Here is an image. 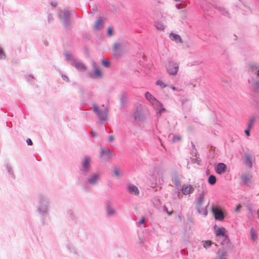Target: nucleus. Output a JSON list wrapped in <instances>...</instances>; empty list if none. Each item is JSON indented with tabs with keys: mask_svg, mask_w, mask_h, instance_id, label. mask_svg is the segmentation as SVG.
Here are the masks:
<instances>
[{
	"mask_svg": "<svg viewBox=\"0 0 259 259\" xmlns=\"http://www.w3.org/2000/svg\"><path fill=\"white\" fill-rule=\"evenodd\" d=\"M91 158L84 156L80 162L79 171L82 177H85L84 189L87 190V188L98 186L101 180V172L97 171L90 174L92 169Z\"/></svg>",
	"mask_w": 259,
	"mask_h": 259,
	"instance_id": "f257e3e1",
	"label": "nucleus"
},
{
	"mask_svg": "<svg viewBox=\"0 0 259 259\" xmlns=\"http://www.w3.org/2000/svg\"><path fill=\"white\" fill-rule=\"evenodd\" d=\"M253 73L259 78V63H254L250 66Z\"/></svg>",
	"mask_w": 259,
	"mask_h": 259,
	"instance_id": "393cba45",
	"label": "nucleus"
},
{
	"mask_svg": "<svg viewBox=\"0 0 259 259\" xmlns=\"http://www.w3.org/2000/svg\"><path fill=\"white\" fill-rule=\"evenodd\" d=\"M175 193H179V192H177L176 191H175Z\"/></svg>",
	"mask_w": 259,
	"mask_h": 259,
	"instance_id": "69168bd1",
	"label": "nucleus"
},
{
	"mask_svg": "<svg viewBox=\"0 0 259 259\" xmlns=\"http://www.w3.org/2000/svg\"><path fill=\"white\" fill-rule=\"evenodd\" d=\"M59 18L65 28L69 29L71 26V12L68 8H64L59 12Z\"/></svg>",
	"mask_w": 259,
	"mask_h": 259,
	"instance_id": "20e7f679",
	"label": "nucleus"
},
{
	"mask_svg": "<svg viewBox=\"0 0 259 259\" xmlns=\"http://www.w3.org/2000/svg\"><path fill=\"white\" fill-rule=\"evenodd\" d=\"M145 222V219L143 218L141 221L139 222L140 224H143Z\"/></svg>",
	"mask_w": 259,
	"mask_h": 259,
	"instance_id": "13d9d810",
	"label": "nucleus"
},
{
	"mask_svg": "<svg viewBox=\"0 0 259 259\" xmlns=\"http://www.w3.org/2000/svg\"><path fill=\"white\" fill-rule=\"evenodd\" d=\"M134 117L136 121L143 122L146 118V115L144 112V108L142 105L138 104L134 114Z\"/></svg>",
	"mask_w": 259,
	"mask_h": 259,
	"instance_id": "6e6552de",
	"label": "nucleus"
},
{
	"mask_svg": "<svg viewBox=\"0 0 259 259\" xmlns=\"http://www.w3.org/2000/svg\"><path fill=\"white\" fill-rule=\"evenodd\" d=\"M153 108L156 110L157 116L159 117L161 116V113L165 111V109L159 101L153 106Z\"/></svg>",
	"mask_w": 259,
	"mask_h": 259,
	"instance_id": "2eb2a0df",
	"label": "nucleus"
},
{
	"mask_svg": "<svg viewBox=\"0 0 259 259\" xmlns=\"http://www.w3.org/2000/svg\"><path fill=\"white\" fill-rule=\"evenodd\" d=\"M103 23V20L99 19L96 21L94 24V27L96 29H99Z\"/></svg>",
	"mask_w": 259,
	"mask_h": 259,
	"instance_id": "c756f323",
	"label": "nucleus"
},
{
	"mask_svg": "<svg viewBox=\"0 0 259 259\" xmlns=\"http://www.w3.org/2000/svg\"><path fill=\"white\" fill-rule=\"evenodd\" d=\"M218 259H228V254L227 250L224 249H219L217 253Z\"/></svg>",
	"mask_w": 259,
	"mask_h": 259,
	"instance_id": "a211bd4d",
	"label": "nucleus"
},
{
	"mask_svg": "<svg viewBox=\"0 0 259 259\" xmlns=\"http://www.w3.org/2000/svg\"><path fill=\"white\" fill-rule=\"evenodd\" d=\"M242 207V206L241 205V204H239L237 205V206L236 207L235 211L236 212H239L240 210V209Z\"/></svg>",
	"mask_w": 259,
	"mask_h": 259,
	"instance_id": "3c124183",
	"label": "nucleus"
},
{
	"mask_svg": "<svg viewBox=\"0 0 259 259\" xmlns=\"http://www.w3.org/2000/svg\"><path fill=\"white\" fill-rule=\"evenodd\" d=\"M145 97L151 103L153 107L159 101L149 92H146L145 94Z\"/></svg>",
	"mask_w": 259,
	"mask_h": 259,
	"instance_id": "6ab92c4d",
	"label": "nucleus"
},
{
	"mask_svg": "<svg viewBox=\"0 0 259 259\" xmlns=\"http://www.w3.org/2000/svg\"><path fill=\"white\" fill-rule=\"evenodd\" d=\"M163 210L166 212L169 215H171L173 213V211H171V212H168L167 207L165 206H164L163 207Z\"/></svg>",
	"mask_w": 259,
	"mask_h": 259,
	"instance_id": "a18cd8bd",
	"label": "nucleus"
},
{
	"mask_svg": "<svg viewBox=\"0 0 259 259\" xmlns=\"http://www.w3.org/2000/svg\"><path fill=\"white\" fill-rule=\"evenodd\" d=\"M113 204V202L110 200H108L105 204L106 215L108 218L114 217L116 215L117 211L114 208Z\"/></svg>",
	"mask_w": 259,
	"mask_h": 259,
	"instance_id": "1a4fd4ad",
	"label": "nucleus"
},
{
	"mask_svg": "<svg viewBox=\"0 0 259 259\" xmlns=\"http://www.w3.org/2000/svg\"><path fill=\"white\" fill-rule=\"evenodd\" d=\"M107 33L110 36H112L113 35V31L111 27H108Z\"/></svg>",
	"mask_w": 259,
	"mask_h": 259,
	"instance_id": "c03bdc74",
	"label": "nucleus"
},
{
	"mask_svg": "<svg viewBox=\"0 0 259 259\" xmlns=\"http://www.w3.org/2000/svg\"><path fill=\"white\" fill-rule=\"evenodd\" d=\"M124 49V45L119 43H115L113 45L114 56L119 57Z\"/></svg>",
	"mask_w": 259,
	"mask_h": 259,
	"instance_id": "9b49d317",
	"label": "nucleus"
},
{
	"mask_svg": "<svg viewBox=\"0 0 259 259\" xmlns=\"http://www.w3.org/2000/svg\"><path fill=\"white\" fill-rule=\"evenodd\" d=\"M257 216H258V218H259V209L257 211Z\"/></svg>",
	"mask_w": 259,
	"mask_h": 259,
	"instance_id": "e2e57ef3",
	"label": "nucleus"
},
{
	"mask_svg": "<svg viewBox=\"0 0 259 259\" xmlns=\"http://www.w3.org/2000/svg\"><path fill=\"white\" fill-rule=\"evenodd\" d=\"M51 5L53 7H56L57 6V3L55 1H54V2H52L51 3Z\"/></svg>",
	"mask_w": 259,
	"mask_h": 259,
	"instance_id": "864d4df0",
	"label": "nucleus"
},
{
	"mask_svg": "<svg viewBox=\"0 0 259 259\" xmlns=\"http://www.w3.org/2000/svg\"><path fill=\"white\" fill-rule=\"evenodd\" d=\"M198 192L199 194L197 198L196 208L198 213L201 214L203 215L204 217H205L207 214V207L208 204L205 207H203L204 200V195L205 194V190L202 188H201L198 189Z\"/></svg>",
	"mask_w": 259,
	"mask_h": 259,
	"instance_id": "7ed1b4c3",
	"label": "nucleus"
},
{
	"mask_svg": "<svg viewBox=\"0 0 259 259\" xmlns=\"http://www.w3.org/2000/svg\"><path fill=\"white\" fill-rule=\"evenodd\" d=\"M252 179V176L249 173H244L242 175L241 180L244 184L245 185L249 183Z\"/></svg>",
	"mask_w": 259,
	"mask_h": 259,
	"instance_id": "412c9836",
	"label": "nucleus"
},
{
	"mask_svg": "<svg viewBox=\"0 0 259 259\" xmlns=\"http://www.w3.org/2000/svg\"><path fill=\"white\" fill-rule=\"evenodd\" d=\"M64 55L65 57L66 61L69 62L71 65L72 64V62H73V61H75L76 60L74 58L72 54L70 52H66L64 53Z\"/></svg>",
	"mask_w": 259,
	"mask_h": 259,
	"instance_id": "b1692460",
	"label": "nucleus"
},
{
	"mask_svg": "<svg viewBox=\"0 0 259 259\" xmlns=\"http://www.w3.org/2000/svg\"><path fill=\"white\" fill-rule=\"evenodd\" d=\"M244 163L247 166L249 167V168L252 167V157L251 155L249 154H245L244 155Z\"/></svg>",
	"mask_w": 259,
	"mask_h": 259,
	"instance_id": "5701e85b",
	"label": "nucleus"
},
{
	"mask_svg": "<svg viewBox=\"0 0 259 259\" xmlns=\"http://www.w3.org/2000/svg\"><path fill=\"white\" fill-rule=\"evenodd\" d=\"M184 103H185V101H184V100H183L182 101V104H183V105H184Z\"/></svg>",
	"mask_w": 259,
	"mask_h": 259,
	"instance_id": "0e129e2a",
	"label": "nucleus"
},
{
	"mask_svg": "<svg viewBox=\"0 0 259 259\" xmlns=\"http://www.w3.org/2000/svg\"><path fill=\"white\" fill-rule=\"evenodd\" d=\"M215 234L217 236H221L225 237V229L223 228H218L215 229Z\"/></svg>",
	"mask_w": 259,
	"mask_h": 259,
	"instance_id": "cd10ccee",
	"label": "nucleus"
},
{
	"mask_svg": "<svg viewBox=\"0 0 259 259\" xmlns=\"http://www.w3.org/2000/svg\"><path fill=\"white\" fill-rule=\"evenodd\" d=\"M62 78L63 80H64L65 81H66V82H69V78H68V77L67 76H66L65 75H62Z\"/></svg>",
	"mask_w": 259,
	"mask_h": 259,
	"instance_id": "09e8293b",
	"label": "nucleus"
},
{
	"mask_svg": "<svg viewBox=\"0 0 259 259\" xmlns=\"http://www.w3.org/2000/svg\"><path fill=\"white\" fill-rule=\"evenodd\" d=\"M216 9L224 16L229 17V13L224 8L217 6Z\"/></svg>",
	"mask_w": 259,
	"mask_h": 259,
	"instance_id": "c85d7f7f",
	"label": "nucleus"
},
{
	"mask_svg": "<svg viewBox=\"0 0 259 259\" xmlns=\"http://www.w3.org/2000/svg\"><path fill=\"white\" fill-rule=\"evenodd\" d=\"M113 172L115 177L118 178L120 175V171L119 169L117 167H115L113 169Z\"/></svg>",
	"mask_w": 259,
	"mask_h": 259,
	"instance_id": "c9c22d12",
	"label": "nucleus"
},
{
	"mask_svg": "<svg viewBox=\"0 0 259 259\" xmlns=\"http://www.w3.org/2000/svg\"><path fill=\"white\" fill-rule=\"evenodd\" d=\"M169 37L171 40L176 41V43H182L181 37L179 34L170 33L169 35Z\"/></svg>",
	"mask_w": 259,
	"mask_h": 259,
	"instance_id": "4be33fe9",
	"label": "nucleus"
},
{
	"mask_svg": "<svg viewBox=\"0 0 259 259\" xmlns=\"http://www.w3.org/2000/svg\"><path fill=\"white\" fill-rule=\"evenodd\" d=\"M6 58V55L2 49V48L0 47V59L5 60Z\"/></svg>",
	"mask_w": 259,
	"mask_h": 259,
	"instance_id": "4c0bfd02",
	"label": "nucleus"
},
{
	"mask_svg": "<svg viewBox=\"0 0 259 259\" xmlns=\"http://www.w3.org/2000/svg\"><path fill=\"white\" fill-rule=\"evenodd\" d=\"M33 78L32 76H31V75H28L27 77V80L31 83H34L33 82Z\"/></svg>",
	"mask_w": 259,
	"mask_h": 259,
	"instance_id": "49530a36",
	"label": "nucleus"
},
{
	"mask_svg": "<svg viewBox=\"0 0 259 259\" xmlns=\"http://www.w3.org/2000/svg\"><path fill=\"white\" fill-rule=\"evenodd\" d=\"M5 167L7 171V172L8 173L9 176L10 177H12L13 178H14L15 176L14 174L13 168L12 164L10 163H6L5 164Z\"/></svg>",
	"mask_w": 259,
	"mask_h": 259,
	"instance_id": "aec40b11",
	"label": "nucleus"
},
{
	"mask_svg": "<svg viewBox=\"0 0 259 259\" xmlns=\"http://www.w3.org/2000/svg\"><path fill=\"white\" fill-rule=\"evenodd\" d=\"M71 65L74 67L76 69L81 71H84L87 69V66L82 62L75 60L72 62Z\"/></svg>",
	"mask_w": 259,
	"mask_h": 259,
	"instance_id": "4468645a",
	"label": "nucleus"
},
{
	"mask_svg": "<svg viewBox=\"0 0 259 259\" xmlns=\"http://www.w3.org/2000/svg\"><path fill=\"white\" fill-rule=\"evenodd\" d=\"M184 8V6L182 4H179L176 5V8L178 10L182 9Z\"/></svg>",
	"mask_w": 259,
	"mask_h": 259,
	"instance_id": "5fc2aeb1",
	"label": "nucleus"
},
{
	"mask_svg": "<svg viewBox=\"0 0 259 259\" xmlns=\"http://www.w3.org/2000/svg\"><path fill=\"white\" fill-rule=\"evenodd\" d=\"M112 152L109 148H101L99 158L101 162H107L109 161L112 159Z\"/></svg>",
	"mask_w": 259,
	"mask_h": 259,
	"instance_id": "0eeeda50",
	"label": "nucleus"
},
{
	"mask_svg": "<svg viewBox=\"0 0 259 259\" xmlns=\"http://www.w3.org/2000/svg\"><path fill=\"white\" fill-rule=\"evenodd\" d=\"M155 26L157 28V29L159 30H163L165 28V27L163 24H162L160 22H157L155 24Z\"/></svg>",
	"mask_w": 259,
	"mask_h": 259,
	"instance_id": "72a5a7b5",
	"label": "nucleus"
},
{
	"mask_svg": "<svg viewBox=\"0 0 259 259\" xmlns=\"http://www.w3.org/2000/svg\"><path fill=\"white\" fill-rule=\"evenodd\" d=\"M67 248L71 251H73L74 250V247L71 243H68L66 245Z\"/></svg>",
	"mask_w": 259,
	"mask_h": 259,
	"instance_id": "a19ab883",
	"label": "nucleus"
},
{
	"mask_svg": "<svg viewBox=\"0 0 259 259\" xmlns=\"http://www.w3.org/2000/svg\"><path fill=\"white\" fill-rule=\"evenodd\" d=\"M179 70V65L177 63L170 61L167 67L168 73L171 75H176Z\"/></svg>",
	"mask_w": 259,
	"mask_h": 259,
	"instance_id": "9d476101",
	"label": "nucleus"
},
{
	"mask_svg": "<svg viewBox=\"0 0 259 259\" xmlns=\"http://www.w3.org/2000/svg\"><path fill=\"white\" fill-rule=\"evenodd\" d=\"M250 233H251V237L252 240H254L256 238V235L255 234V232L253 230V229H251L250 230Z\"/></svg>",
	"mask_w": 259,
	"mask_h": 259,
	"instance_id": "ea45409f",
	"label": "nucleus"
},
{
	"mask_svg": "<svg viewBox=\"0 0 259 259\" xmlns=\"http://www.w3.org/2000/svg\"><path fill=\"white\" fill-rule=\"evenodd\" d=\"M139 242L141 244H143L144 243V239L139 238Z\"/></svg>",
	"mask_w": 259,
	"mask_h": 259,
	"instance_id": "bf43d9fd",
	"label": "nucleus"
},
{
	"mask_svg": "<svg viewBox=\"0 0 259 259\" xmlns=\"http://www.w3.org/2000/svg\"><path fill=\"white\" fill-rule=\"evenodd\" d=\"M252 86L254 89L259 91V80H255L252 83Z\"/></svg>",
	"mask_w": 259,
	"mask_h": 259,
	"instance_id": "e433bc0d",
	"label": "nucleus"
},
{
	"mask_svg": "<svg viewBox=\"0 0 259 259\" xmlns=\"http://www.w3.org/2000/svg\"><path fill=\"white\" fill-rule=\"evenodd\" d=\"M208 183L210 185H214L216 183V178L213 175H210L208 179Z\"/></svg>",
	"mask_w": 259,
	"mask_h": 259,
	"instance_id": "473e14b6",
	"label": "nucleus"
},
{
	"mask_svg": "<svg viewBox=\"0 0 259 259\" xmlns=\"http://www.w3.org/2000/svg\"><path fill=\"white\" fill-rule=\"evenodd\" d=\"M115 140V138L113 135H110L108 137V142L109 143H111L113 142V141Z\"/></svg>",
	"mask_w": 259,
	"mask_h": 259,
	"instance_id": "37998d69",
	"label": "nucleus"
},
{
	"mask_svg": "<svg viewBox=\"0 0 259 259\" xmlns=\"http://www.w3.org/2000/svg\"><path fill=\"white\" fill-rule=\"evenodd\" d=\"M92 109L98 119L101 122H105L107 119L108 111L107 108L100 109L99 106L94 103L92 105Z\"/></svg>",
	"mask_w": 259,
	"mask_h": 259,
	"instance_id": "39448f33",
	"label": "nucleus"
},
{
	"mask_svg": "<svg viewBox=\"0 0 259 259\" xmlns=\"http://www.w3.org/2000/svg\"><path fill=\"white\" fill-rule=\"evenodd\" d=\"M53 20V15L51 14H49L48 15V21L49 22H51Z\"/></svg>",
	"mask_w": 259,
	"mask_h": 259,
	"instance_id": "de8ad7c7",
	"label": "nucleus"
},
{
	"mask_svg": "<svg viewBox=\"0 0 259 259\" xmlns=\"http://www.w3.org/2000/svg\"><path fill=\"white\" fill-rule=\"evenodd\" d=\"M126 103V96L125 93H122L120 97V106L121 108H123Z\"/></svg>",
	"mask_w": 259,
	"mask_h": 259,
	"instance_id": "a878e982",
	"label": "nucleus"
},
{
	"mask_svg": "<svg viewBox=\"0 0 259 259\" xmlns=\"http://www.w3.org/2000/svg\"><path fill=\"white\" fill-rule=\"evenodd\" d=\"M194 191V188L193 186L190 185H183L182 189V193L184 195H188L192 193Z\"/></svg>",
	"mask_w": 259,
	"mask_h": 259,
	"instance_id": "f3484780",
	"label": "nucleus"
},
{
	"mask_svg": "<svg viewBox=\"0 0 259 259\" xmlns=\"http://www.w3.org/2000/svg\"><path fill=\"white\" fill-rule=\"evenodd\" d=\"M212 212L214 215L215 219L218 220H222L224 219L225 216L222 210L215 208L214 207H212Z\"/></svg>",
	"mask_w": 259,
	"mask_h": 259,
	"instance_id": "f8f14e48",
	"label": "nucleus"
},
{
	"mask_svg": "<svg viewBox=\"0 0 259 259\" xmlns=\"http://www.w3.org/2000/svg\"><path fill=\"white\" fill-rule=\"evenodd\" d=\"M250 128H249L248 127V128L246 130H245L244 132L245 133V134L247 136H249L250 135Z\"/></svg>",
	"mask_w": 259,
	"mask_h": 259,
	"instance_id": "6e6d98bb",
	"label": "nucleus"
},
{
	"mask_svg": "<svg viewBox=\"0 0 259 259\" xmlns=\"http://www.w3.org/2000/svg\"><path fill=\"white\" fill-rule=\"evenodd\" d=\"M172 183L177 186L179 187L181 184V182L179 179V177L177 175H175L173 177L172 179Z\"/></svg>",
	"mask_w": 259,
	"mask_h": 259,
	"instance_id": "bb28decb",
	"label": "nucleus"
},
{
	"mask_svg": "<svg viewBox=\"0 0 259 259\" xmlns=\"http://www.w3.org/2000/svg\"><path fill=\"white\" fill-rule=\"evenodd\" d=\"M256 118L254 116H252L250 118L249 123H248V127L249 128H251L253 125L254 124Z\"/></svg>",
	"mask_w": 259,
	"mask_h": 259,
	"instance_id": "f704fd0d",
	"label": "nucleus"
},
{
	"mask_svg": "<svg viewBox=\"0 0 259 259\" xmlns=\"http://www.w3.org/2000/svg\"><path fill=\"white\" fill-rule=\"evenodd\" d=\"M126 189L127 192L131 194L137 196L139 194V190L138 187L132 184L126 185Z\"/></svg>",
	"mask_w": 259,
	"mask_h": 259,
	"instance_id": "ddd939ff",
	"label": "nucleus"
},
{
	"mask_svg": "<svg viewBox=\"0 0 259 259\" xmlns=\"http://www.w3.org/2000/svg\"><path fill=\"white\" fill-rule=\"evenodd\" d=\"M26 143L28 144V145L31 146L33 144L32 141L30 139L28 138L26 140Z\"/></svg>",
	"mask_w": 259,
	"mask_h": 259,
	"instance_id": "8fccbe9b",
	"label": "nucleus"
},
{
	"mask_svg": "<svg viewBox=\"0 0 259 259\" xmlns=\"http://www.w3.org/2000/svg\"><path fill=\"white\" fill-rule=\"evenodd\" d=\"M248 210L249 211L250 214L252 215V216H254V211L252 209V208L251 207H249L248 208Z\"/></svg>",
	"mask_w": 259,
	"mask_h": 259,
	"instance_id": "603ef678",
	"label": "nucleus"
},
{
	"mask_svg": "<svg viewBox=\"0 0 259 259\" xmlns=\"http://www.w3.org/2000/svg\"><path fill=\"white\" fill-rule=\"evenodd\" d=\"M171 137H172V142H174V143L179 142L181 139V138L180 136H179V135L174 136L173 135H169V136H168V138H170Z\"/></svg>",
	"mask_w": 259,
	"mask_h": 259,
	"instance_id": "2f4dec72",
	"label": "nucleus"
},
{
	"mask_svg": "<svg viewBox=\"0 0 259 259\" xmlns=\"http://www.w3.org/2000/svg\"><path fill=\"white\" fill-rule=\"evenodd\" d=\"M92 70L88 72V76L93 79H100L103 77V72L95 60L92 61Z\"/></svg>",
	"mask_w": 259,
	"mask_h": 259,
	"instance_id": "423d86ee",
	"label": "nucleus"
},
{
	"mask_svg": "<svg viewBox=\"0 0 259 259\" xmlns=\"http://www.w3.org/2000/svg\"><path fill=\"white\" fill-rule=\"evenodd\" d=\"M103 65L106 67H108L110 65V62L108 61L103 59L102 60Z\"/></svg>",
	"mask_w": 259,
	"mask_h": 259,
	"instance_id": "79ce46f5",
	"label": "nucleus"
},
{
	"mask_svg": "<svg viewBox=\"0 0 259 259\" xmlns=\"http://www.w3.org/2000/svg\"><path fill=\"white\" fill-rule=\"evenodd\" d=\"M91 136L93 138H95L96 137V136H97V134L96 133H95V132L94 131H92L91 133Z\"/></svg>",
	"mask_w": 259,
	"mask_h": 259,
	"instance_id": "4d7b16f0",
	"label": "nucleus"
},
{
	"mask_svg": "<svg viewBox=\"0 0 259 259\" xmlns=\"http://www.w3.org/2000/svg\"><path fill=\"white\" fill-rule=\"evenodd\" d=\"M156 84L157 85H159L162 88H165V87H166V85L164 84V82H163L161 80H157L156 81Z\"/></svg>",
	"mask_w": 259,
	"mask_h": 259,
	"instance_id": "58836bf2",
	"label": "nucleus"
},
{
	"mask_svg": "<svg viewBox=\"0 0 259 259\" xmlns=\"http://www.w3.org/2000/svg\"><path fill=\"white\" fill-rule=\"evenodd\" d=\"M215 170L218 174H223L226 171L227 166L224 163H219L215 167Z\"/></svg>",
	"mask_w": 259,
	"mask_h": 259,
	"instance_id": "dca6fc26",
	"label": "nucleus"
},
{
	"mask_svg": "<svg viewBox=\"0 0 259 259\" xmlns=\"http://www.w3.org/2000/svg\"><path fill=\"white\" fill-rule=\"evenodd\" d=\"M50 202L49 199L44 195L38 197V203L36 206V211L40 216H45L49 211Z\"/></svg>",
	"mask_w": 259,
	"mask_h": 259,
	"instance_id": "f03ea898",
	"label": "nucleus"
},
{
	"mask_svg": "<svg viewBox=\"0 0 259 259\" xmlns=\"http://www.w3.org/2000/svg\"><path fill=\"white\" fill-rule=\"evenodd\" d=\"M185 249H182V250H181V253H182V254H183V253L185 252Z\"/></svg>",
	"mask_w": 259,
	"mask_h": 259,
	"instance_id": "680f3d73",
	"label": "nucleus"
},
{
	"mask_svg": "<svg viewBox=\"0 0 259 259\" xmlns=\"http://www.w3.org/2000/svg\"><path fill=\"white\" fill-rule=\"evenodd\" d=\"M171 89L173 90V91H177V89L174 87H171Z\"/></svg>",
	"mask_w": 259,
	"mask_h": 259,
	"instance_id": "052dcab7",
	"label": "nucleus"
},
{
	"mask_svg": "<svg viewBox=\"0 0 259 259\" xmlns=\"http://www.w3.org/2000/svg\"><path fill=\"white\" fill-rule=\"evenodd\" d=\"M202 243L204 248L207 249L213 243L210 240L202 241Z\"/></svg>",
	"mask_w": 259,
	"mask_h": 259,
	"instance_id": "7c9ffc66",
	"label": "nucleus"
}]
</instances>
